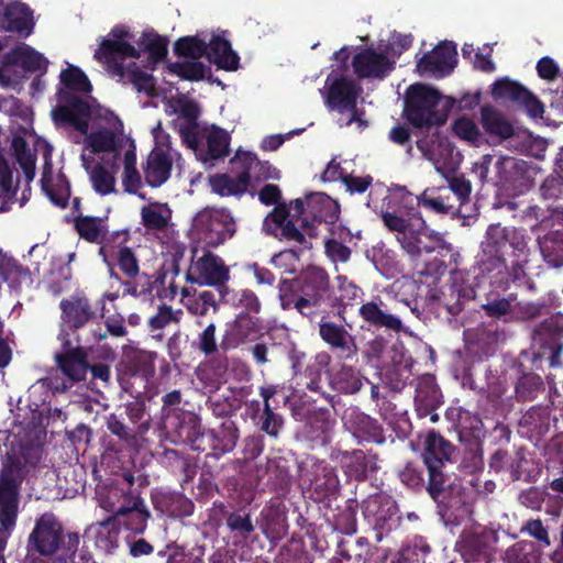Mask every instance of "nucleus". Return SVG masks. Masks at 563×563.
Here are the masks:
<instances>
[{
    "label": "nucleus",
    "instance_id": "c756f323",
    "mask_svg": "<svg viewBox=\"0 0 563 563\" xmlns=\"http://www.w3.org/2000/svg\"><path fill=\"white\" fill-rule=\"evenodd\" d=\"M156 352L130 347L124 350L119 362L120 372L130 377H141L148 380L155 375Z\"/></svg>",
    "mask_w": 563,
    "mask_h": 563
},
{
    "label": "nucleus",
    "instance_id": "a19ab883",
    "mask_svg": "<svg viewBox=\"0 0 563 563\" xmlns=\"http://www.w3.org/2000/svg\"><path fill=\"white\" fill-rule=\"evenodd\" d=\"M176 111L185 120L179 125V135L181 141L186 145H196L198 131L201 129L198 125V118L200 115V109L194 100H180Z\"/></svg>",
    "mask_w": 563,
    "mask_h": 563
},
{
    "label": "nucleus",
    "instance_id": "e2e57ef3",
    "mask_svg": "<svg viewBox=\"0 0 563 563\" xmlns=\"http://www.w3.org/2000/svg\"><path fill=\"white\" fill-rule=\"evenodd\" d=\"M418 150L422 153L423 157L432 162L435 169L443 173V167L440 164V152L452 151L449 142L441 140L439 133H434L431 136H426L417 140L416 142Z\"/></svg>",
    "mask_w": 563,
    "mask_h": 563
},
{
    "label": "nucleus",
    "instance_id": "37998d69",
    "mask_svg": "<svg viewBox=\"0 0 563 563\" xmlns=\"http://www.w3.org/2000/svg\"><path fill=\"white\" fill-rule=\"evenodd\" d=\"M431 547L421 536H415L406 540L401 547L393 553L388 563H424Z\"/></svg>",
    "mask_w": 563,
    "mask_h": 563
},
{
    "label": "nucleus",
    "instance_id": "cd10ccee",
    "mask_svg": "<svg viewBox=\"0 0 563 563\" xmlns=\"http://www.w3.org/2000/svg\"><path fill=\"white\" fill-rule=\"evenodd\" d=\"M395 62L384 53L372 47L362 48L353 56L352 67L358 78H385L393 69Z\"/></svg>",
    "mask_w": 563,
    "mask_h": 563
},
{
    "label": "nucleus",
    "instance_id": "aec40b11",
    "mask_svg": "<svg viewBox=\"0 0 563 563\" xmlns=\"http://www.w3.org/2000/svg\"><path fill=\"white\" fill-rule=\"evenodd\" d=\"M492 95L496 99L509 100L523 107L532 119H542L544 104L523 85L509 78H501L494 82Z\"/></svg>",
    "mask_w": 563,
    "mask_h": 563
},
{
    "label": "nucleus",
    "instance_id": "f704fd0d",
    "mask_svg": "<svg viewBox=\"0 0 563 563\" xmlns=\"http://www.w3.org/2000/svg\"><path fill=\"white\" fill-rule=\"evenodd\" d=\"M254 314L244 311L236 314L232 330L225 331L221 339L220 349L223 353L236 347L242 341L260 330V319Z\"/></svg>",
    "mask_w": 563,
    "mask_h": 563
},
{
    "label": "nucleus",
    "instance_id": "79ce46f5",
    "mask_svg": "<svg viewBox=\"0 0 563 563\" xmlns=\"http://www.w3.org/2000/svg\"><path fill=\"white\" fill-rule=\"evenodd\" d=\"M331 420L328 409H319L312 411L305 424L306 438L317 445H327L331 441Z\"/></svg>",
    "mask_w": 563,
    "mask_h": 563
},
{
    "label": "nucleus",
    "instance_id": "39448f33",
    "mask_svg": "<svg viewBox=\"0 0 563 563\" xmlns=\"http://www.w3.org/2000/svg\"><path fill=\"white\" fill-rule=\"evenodd\" d=\"M27 473L26 462L21 455L5 453L0 471V531L10 532L15 527L20 489Z\"/></svg>",
    "mask_w": 563,
    "mask_h": 563
},
{
    "label": "nucleus",
    "instance_id": "de8ad7c7",
    "mask_svg": "<svg viewBox=\"0 0 563 563\" xmlns=\"http://www.w3.org/2000/svg\"><path fill=\"white\" fill-rule=\"evenodd\" d=\"M382 206L401 211L406 216L419 217L416 207L421 206V202L419 196L412 195L405 186L395 185L388 189V194L383 198Z\"/></svg>",
    "mask_w": 563,
    "mask_h": 563
},
{
    "label": "nucleus",
    "instance_id": "a18cd8bd",
    "mask_svg": "<svg viewBox=\"0 0 563 563\" xmlns=\"http://www.w3.org/2000/svg\"><path fill=\"white\" fill-rule=\"evenodd\" d=\"M177 433V435L186 442L190 443L197 440L205 431H201V419L194 411L184 410L178 411L172 422L165 424Z\"/></svg>",
    "mask_w": 563,
    "mask_h": 563
},
{
    "label": "nucleus",
    "instance_id": "6e6552de",
    "mask_svg": "<svg viewBox=\"0 0 563 563\" xmlns=\"http://www.w3.org/2000/svg\"><path fill=\"white\" fill-rule=\"evenodd\" d=\"M532 344L537 349L533 363L548 356L550 367H561L563 352V314L554 313L537 324L532 331Z\"/></svg>",
    "mask_w": 563,
    "mask_h": 563
},
{
    "label": "nucleus",
    "instance_id": "c9c22d12",
    "mask_svg": "<svg viewBox=\"0 0 563 563\" xmlns=\"http://www.w3.org/2000/svg\"><path fill=\"white\" fill-rule=\"evenodd\" d=\"M206 58L219 69L234 71L240 66V56L233 51L229 40L221 35H212L207 43Z\"/></svg>",
    "mask_w": 563,
    "mask_h": 563
},
{
    "label": "nucleus",
    "instance_id": "b1692460",
    "mask_svg": "<svg viewBox=\"0 0 563 563\" xmlns=\"http://www.w3.org/2000/svg\"><path fill=\"white\" fill-rule=\"evenodd\" d=\"M380 218L384 225L391 232H396V239L401 245L402 250L409 249L411 252L416 250L415 244L410 241L419 228L423 227V219L421 216L412 217L406 216L401 211L393 210L388 207H380Z\"/></svg>",
    "mask_w": 563,
    "mask_h": 563
},
{
    "label": "nucleus",
    "instance_id": "423d86ee",
    "mask_svg": "<svg viewBox=\"0 0 563 563\" xmlns=\"http://www.w3.org/2000/svg\"><path fill=\"white\" fill-rule=\"evenodd\" d=\"M131 234L128 229L111 232L110 239L99 247L98 254L109 269L111 278L120 280L114 271L118 267L125 280H136L141 275L140 261L135 251L129 246Z\"/></svg>",
    "mask_w": 563,
    "mask_h": 563
},
{
    "label": "nucleus",
    "instance_id": "a878e982",
    "mask_svg": "<svg viewBox=\"0 0 563 563\" xmlns=\"http://www.w3.org/2000/svg\"><path fill=\"white\" fill-rule=\"evenodd\" d=\"M319 322V335L321 340L330 347L338 352L343 360L352 358L357 353L355 339L344 325L333 321L325 320V313H322Z\"/></svg>",
    "mask_w": 563,
    "mask_h": 563
},
{
    "label": "nucleus",
    "instance_id": "2f4dec72",
    "mask_svg": "<svg viewBox=\"0 0 563 563\" xmlns=\"http://www.w3.org/2000/svg\"><path fill=\"white\" fill-rule=\"evenodd\" d=\"M90 115V104L86 100L74 95L65 97V104L58 106L53 111L55 121L68 123L80 132H85L88 129V119Z\"/></svg>",
    "mask_w": 563,
    "mask_h": 563
},
{
    "label": "nucleus",
    "instance_id": "393cba45",
    "mask_svg": "<svg viewBox=\"0 0 563 563\" xmlns=\"http://www.w3.org/2000/svg\"><path fill=\"white\" fill-rule=\"evenodd\" d=\"M358 316L366 324L376 329H386L396 333L404 330L400 317L393 312L380 296H374L371 300L363 302L358 308Z\"/></svg>",
    "mask_w": 563,
    "mask_h": 563
},
{
    "label": "nucleus",
    "instance_id": "58836bf2",
    "mask_svg": "<svg viewBox=\"0 0 563 563\" xmlns=\"http://www.w3.org/2000/svg\"><path fill=\"white\" fill-rule=\"evenodd\" d=\"M410 241L415 244L416 250L411 252L409 249H405L404 251L411 257H419L422 252L432 253L438 252L439 254L442 251H451V244H449L443 235L438 232H428L426 221L423 220V227L419 228L417 233L410 236Z\"/></svg>",
    "mask_w": 563,
    "mask_h": 563
},
{
    "label": "nucleus",
    "instance_id": "e433bc0d",
    "mask_svg": "<svg viewBox=\"0 0 563 563\" xmlns=\"http://www.w3.org/2000/svg\"><path fill=\"white\" fill-rule=\"evenodd\" d=\"M74 228L82 240L100 246L107 243L111 234L103 218L82 216L81 213L75 217Z\"/></svg>",
    "mask_w": 563,
    "mask_h": 563
},
{
    "label": "nucleus",
    "instance_id": "bf43d9fd",
    "mask_svg": "<svg viewBox=\"0 0 563 563\" xmlns=\"http://www.w3.org/2000/svg\"><path fill=\"white\" fill-rule=\"evenodd\" d=\"M335 552L351 563H366L371 543L365 537H358L354 542L342 539L336 543Z\"/></svg>",
    "mask_w": 563,
    "mask_h": 563
},
{
    "label": "nucleus",
    "instance_id": "3c124183",
    "mask_svg": "<svg viewBox=\"0 0 563 563\" xmlns=\"http://www.w3.org/2000/svg\"><path fill=\"white\" fill-rule=\"evenodd\" d=\"M107 428L128 446H134L137 444L139 439L147 432L148 424L141 423L139 427H133L131 423L125 424L123 418L117 413H111L107 419Z\"/></svg>",
    "mask_w": 563,
    "mask_h": 563
},
{
    "label": "nucleus",
    "instance_id": "69168bd1",
    "mask_svg": "<svg viewBox=\"0 0 563 563\" xmlns=\"http://www.w3.org/2000/svg\"><path fill=\"white\" fill-rule=\"evenodd\" d=\"M120 526L112 515L98 523L96 531V545L104 552H112L119 547Z\"/></svg>",
    "mask_w": 563,
    "mask_h": 563
},
{
    "label": "nucleus",
    "instance_id": "20e7f679",
    "mask_svg": "<svg viewBox=\"0 0 563 563\" xmlns=\"http://www.w3.org/2000/svg\"><path fill=\"white\" fill-rule=\"evenodd\" d=\"M453 106L452 98H445L428 85L416 84L407 90L404 114L412 126L430 129L444 124Z\"/></svg>",
    "mask_w": 563,
    "mask_h": 563
},
{
    "label": "nucleus",
    "instance_id": "412c9836",
    "mask_svg": "<svg viewBox=\"0 0 563 563\" xmlns=\"http://www.w3.org/2000/svg\"><path fill=\"white\" fill-rule=\"evenodd\" d=\"M57 368L70 383L86 379L89 369L88 354L82 346H71L68 334L63 335L60 352L54 355Z\"/></svg>",
    "mask_w": 563,
    "mask_h": 563
},
{
    "label": "nucleus",
    "instance_id": "774afa93",
    "mask_svg": "<svg viewBox=\"0 0 563 563\" xmlns=\"http://www.w3.org/2000/svg\"><path fill=\"white\" fill-rule=\"evenodd\" d=\"M112 172L108 170L102 164H96L91 168L89 178L97 194L107 196L115 191L114 173L118 168L112 167Z\"/></svg>",
    "mask_w": 563,
    "mask_h": 563
},
{
    "label": "nucleus",
    "instance_id": "052dcab7",
    "mask_svg": "<svg viewBox=\"0 0 563 563\" xmlns=\"http://www.w3.org/2000/svg\"><path fill=\"white\" fill-rule=\"evenodd\" d=\"M73 278V269L69 263L57 262L49 271L46 288L54 297L60 296L70 289V280Z\"/></svg>",
    "mask_w": 563,
    "mask_h": 563
},
{
    "label": "nucleus",
    "instance_id": "8fccbe9b",
    "mask_svg": "<svg viewBox=\"0 0 563 563\" xmlns=\"http://www.w3.org/2000/svg\"><path fill=\"white\" fill-rule=\"evenodd\" d=\"M240 162L245 170H249V175L252 177L254 172V178L257 180L275 179L280 178V172L274 167L269 162H262L257 158L254 153L251 152H238L235 157L231 161L232 164Z\"/></svg>",
    "mask_w": 563,
    "mask_h": 563
},
{
    "label": "nucleus",
    "instance_id": "a211bd4d",
    "mask_svg": "<svg viewBox=\"0 0 563 563\" xmlns=\"http://www.w3.org/2000/svg\"><path fill=\"white\" fill-rule=\"evenodd\" d=\"M239 439V429L234 421L227 420L217 429L207 430L192 442V450L203 452L210 449L206 457L219 459L233 451Z\"/></svg>",
    "mask_w": 563,
    "mask_h": 563
},
{
    "label": "nucleus",
    "instance_id": "1a4fd4ad",
    "mask_svg": "<svg viewBox=\"0 0 563 563\" xmlns=\"http://www.w3.org/2000/svg\"><path fill=\"white\" fill-rule=\"evenodd\" d=\"M499 533L492 528H474L463 531L456 543L455 550L466 563H490L498 550Z\"/></svg>",
    "mask_w": 563,
    "mask_h": 563
},
{
    "label": "nucleus",
    "instance_id": "6e6d98bb",
    "mask_svg": "<svg viewBox=\"0 0 563 563\" xmlns=\"http://www.w3.org/2000/svg\"><path fill=\"white\" fill-rule=\"evenodd\" d=\"M225 526L235 543L247 541L255 531L251 515L244 509L228 512Z\"/></svg>",
    "mask_w": 563,
    "mask_h": 563
},
{
    "label": "nucleus",
    "instance_id": "ea45409f",
    "mask_svg": "<svg viewBox=\"0 0 563 563\" xmlns=\"http://www.w3.org/2000/svg\"><path fill=\"white\" fill-rule=\"evenodd\" d=\"M212 191L221 197L242 196L249 188L251 176L244 168L236 176L217 174L210 177Z\"/></svg>",
    "mask_w": 563,
    "mask_h": 563
},
{
    "label": "nucleus",
    "instance_id": "49530a36",
    "mask_svg": "<svg viewBox=\"0 0 563 563\" xmlns=\"http://www.w3.org/2000/svg\"><path fill=\"white\" fill-rule=\"evenodd\" d=\"M87 141L92 153H111L113 158L111 167L118 168V161L121 156L123 139L117 137L111 130L103 129L92 132L87 137Z\"/></svg>",
    "mask_w": 563,
    "mask_h": 563
},
{
    "label": "nucleus",
    "instance_id": "338daca9",
    "mask_svg": "<svg viewBox=\"0 0 563 563\" xmlns=\"http://www.w3.org/2000/svg\"><path fill=\"white\" fill-rule=\"evenodd\" d=\"M207 42L198 35L179 37L174 44V52L178 57L198 60L206 57Z\"/></svg>",
    "mask_w": 563,
    "mask_h": 563
},
{
    "label": "nucleus",
    "instance_id": "9d476101",
    "mask_svg": "<svg viewBox=\"0 0 563 563\" xmlns=\"http://www.w3.org/2000/svg\"><path fill=\"white\" fill-rule=\"evenodd\" d=\"M363 516L375 531V540L380 542L385 536L399 525V508L396 500L385 494L369 495L362 505Z\"/></svg>",
    "mask_w": 563,
    "mask_h": 563
},
{
    "label": "nucleus",
    "instance_id": "72a5a7b5",
    "mask_svg": "<svg viewBox=\"0 0 563 563\" xmlns=\"http://www.w3.org/2000/svg\"><path fill=\"white\" fill-rule=\"evenodd\" d=\"M154 508L172 518H186L194 514L195 504L181 493L157 492L152 495Z\"/></svg>",
    "mask_w": 563,
    "mask_h": 563
},
{
    "label": "nucleus",
    "instance_id": "864d4df0",
    "mask_svg": "<svg viewBox=\"0 0 563 563\" xmlns=\"http://www.w3.org/2000/svg\"><path fill=\"white\" fill-rule=\"evenodd\" d=\"M543 394L545 384L542 377L532 372H522L515 385L516 399L520 402L533 401Z\"/></svg>",
    "mask_w": 563,
    "mask_h": 563
},
{
    "label": "nucleus",
    "instance_id": "680f3d73",
    "mask_svg": "<svg viewBox=\"0 0 563 563\" xmlns=\"http://www.w3.org/2000/svg\"><path fill=\"white\" fill-rule=\"evenodd\" d=\"M540 550L533 541L520 540L509 547L504 555L506 563H540Z\"/></svg>",
    "mask_w": 563,
    "mask_h": 563
},
{
    "label": "nucleus",
    "instance_id": "dca6fc26",
    "mask_svg": "<svg viewBox=\"0 0 563 563\" xmlns=\"http://www.w3.org/2000/svg\"><path fill=\"white\" fill-rule=\"evenodd\" d=\"M340 489V479L334 466L325 461H317L312 464L308 492L313 501L330 507L331 503L338 498Z\"/></svg>",
    "mask_w": 563,
    "mask_h": 563
},
{
    "label": "nucleus",
    "instance_id": "4c0bfd02",
    "mask_svg": "<svg viewBox=\"0 0 563 563\" xmlns=\"http://www.w3.org/2000/svg\"><path fill=\"white\" fill-rule=\"evenodd\" d=\"M336 289L331 285L330 309L338 310L340 317L345 312L347 306H353L364 295L362 288L345 275L335 277Z\"/></svg>",
    "mask_w": 563,
    "mask_h": 563
},
{
    "label": "nucleus",
    "instance_id": "4468645a",
    "mask_svg": "<svg viewBox=\"0 0 563 563\" xmlns=\"http://www.w3.org/2000/svg\"><path fill=\"white\" fill-rule=\"evenodd\" d=\"M101 506L112 512V517L118 526L134 534H143L147 528V521L151 512L147 509L144 499L140 495H126L119 507L109 505L106 501Z\"/></svg>",
    "mask_w": 563,
    "mask_h": 563
},
{
    "label": "nucleus",
    "instance_id": "13d9d810",
    "mask_svg": "<svg viewBox=\"0 0 563 563\" xmlns=\"http://www.w3.org/2000/svg\"><path fill=\"white\" fill-rule=\"evenodd\" d=\"M358 503L356 498H349L343 506L336 508L338 512L333 516L334 529L342 534L353 536L357 531Z\"/></svg>",
    "mask_w": 563,
    "mask_h": 563
},
{
    "label": "nucleus",
    "instance_id": "f8f14e48",
    "mask_svg": "<svg viewBox=\"0 0 563 563\" xmlns=\"http://www.w3.org/2000/svg\"><path fill=\"white\" fill-rule=\"evenodd\" d=\"M330 459L339 464L347 481L365 482L371 474L376 473L379 468L378 454L373 450L334 449Z\"/></svg>",
    "mask_w": 563,
    "mask_h": 563
},
{
    "label": "nucleus",
    "instance_id": "2eb2a0df",
    "mask_svg": "<svg viewBox=\"0 0 563 563\" xmlns=\"http://www.w3.org/2000/svg\"><path fill=\"white\" fill-rule=\"evenodd\" d=\"M508 228L490 224L486 231L485 241L482 242V251L485 258L482 260L481 269L492 276L508 272L505 255L507 253Z\"/></svg>",
    "mask_w": 563,
    "mask_h": 563
},
{
    "label": "nucleus",
    "instance_id": "0e129e2a",
    "mask_svg": "<svg viewBox=\"0 0 563 563\" xmlns=\"http://www.w3.org/2000/svg\"><path fill=\"white\" fill-rule=\"evenodd\" d=\"M137 44L141 49L148 53V63L153 66L167 56L168 40L157 33H144Z\"/></svg>",
    "mask_w": 563,
    "mask_h": 563
},
{
    "label": "nucleus",
    "instance_id": "c03bdc74",
    "mask_svg": "<svg viewBox=\"0 0 563 563\" xmlns=\"http://www.w3.org/2000/svg\"><path fill=\"white\" fill-rule=\"evenodd\" d=\"M483 129L492 136L499 140H508L515 135V128L504 113L492 106H485L481 110Z\"/></svg>",
    "mask_w": 563,
    "mask_h": 563
},
{
    "label": "nucleus",
    "instance_id": "603ef678",
    "mask_svg": "<svg viewBox=\"0 0 563 563\" xmlns=\"http://www.w3.org/2000/svg\"><path fill=\"white\" fill-rule=\"evenodd\" d=\"M496 184L501 187L514 186L526 172V162L514 157H499L494 164Z\"/></svg>",
    "mask_w": 563,
    "mask_h": 563
},
{
    "label": "nucleus",
    "instance_id": "7c9ffc66",
    "mask_svg": "<svg viewBox=\"0 0 563 563\" xmlns=\"http://www.w3.org/2000/svg\"><path fill=\"white\" fill-rule=\"evenodd\" d=\"M32 9L20 1L8 3L1 15V29L27 37L34 30Z\"/></svg>",
    "mask_w": 563,
    "mask_h": 563
},
{
    "label": "nucleus",
    "instance_id": "f03ea898",
    "mask_svg": "<svg viewBox=\"0 0 563 563\" xmlns=\"http://www.w3.org/2000/svg\"><path fill=\"white\" fill-rule=\"evenodd\" d=\"M80 537L77 532H64L62 522L52 512L36 519L27 538V551L47 558L45 563H73Z\"/></svg>",
    "mask_w": 563,
    "mask_h": 563
},
{
    "label": "nucleus",
    "instance_id": "9b49d317",
    "mask_svg": "<svg viewBox=\"0 0 563 563\" xmlns=\"http://www.w3.org/2000/svg\"><path fill=\"white\" fill-rule=\"evenodd\" d=\"M196 253L197 250L195 249L194 255H196ZM229 279L230 269L224 261L209 251L197 260L192 256L186 273L187 283L216 287L219 296L220 291L228 287L227 283Z\"/></svg>",
    "mask_w": 563,
    "mask_h": 563
},
{
    "label": "nucleus",
    "instance_id": "c85d7f7f",
    "mask_svg": "<svg viewBox=\"0 0 563 563\" xmlns=\"http://www.w3.org/2000/svg\"><path fill=\"white\" fill-rule=\"evenodd\" d=\"M307 217L302 218V227L309 229L310 221L334 224L340 217V205L324 192H311L306 196Z\"/></svg>",
    "mask_w": 563,
    "mask_h": 563
},
{
    "label": "nucleus",
    "instance_id": "0eeeda50",
    "mask_svg": "<svg viewBox=\"0 0 563 563\" xmlns=\"http://www.w3.org/2000/svg\"><path fill=\"white\" fill-rule=\"evenodd\" d=\"M132 34L128 26L114 25L108 37H102L93 57L106 66V69L112 75L123 77L125 68L123 60L125 58H139L140 52L129 42Z\"/></svg>",
    "mask_w": 563,
    "mask_h": 563
},
{
    "label": "nucleus",
    "instance_id": "473e14b6",
    "mask_svg": "<svg viewBox=\"0 0 563 563\" xmlns=\"http://www.w3.org/2000/svg\"><path fill=\"white\" fill-rule=\"evenodd\" d=\"M173 167L172 156L162 147H154L146 159L143 168L145 183L157 188L164 185L170 177Z\"/></svg>",
    "mask_w": 563,
    "mask_h": 563
},
{
    "label": "nucleus",
    "instance_id": "7ed1b4c3",
    "mask_svg": "<svg viewBox=\"0 0 563 563\" xmlns=\"http://www.w3.org/2000/svg\"><path fill=\"white\" fill-rule=\"evenodd\" d=\"M455 446L439 432L430 431L424 440L422 460L428 472V495L439 508L452 507L453 485L445 472V464L451 462Z\"/></svg>",
    "mask_w": 563,
    "mask_h": 563
},
{
    "label": "nucleus",
    "instance_id": "f257e3e1",
    "mask_svg": "<svg viewBox=\"0 0 563 563\" xmlns=\"http://www.w3.org/2000/svg\"><path fill=\"white\" fill-rule=\"evenodd\" d=\"M277 288L282 309H295L309 321L330 310L331 279L323 267L308 265L294 278H282Z\"/></svg>",
    "mask_w": 563,
    "mask_h": 563
},
{
    "label": "nucleus",
    "instance_id": "bb28decb",
    "mask_svg": "<svg viewBox=\"0 0 563 563\" xmlns=\"http://www.w3.org/2000/svg\"><path fill=\"white\" fill-rule=\"evenodd\" d=\"M456 56V45L453 42L443 41L418 60L417 70L420 74L448 75L455 67Z\"/></svg>",
    "mask_w": 563,
    "mask_h": 563
},
{
    "label": "nucleus",
    "instance_id": "09e8293b",
    "mask_svg": "<svg viewBox=\"0 0 563 563\" xmlns=\"http://www.w3.org/2000/svg\"><path fill=\"white\" fill-rule=\"evenodd\" d=\"M549 405L532 406L520 419V424L538 437H544L555 423Z\"/></svg>",
    "mask_w": 563,
    "mask_h": 563
},
{
    "label": "nucleus",
    "instance_id": "5701e85b",
    "mask_svg": "<svg viewBox=\"0 0 563 563\" xmlns=\"http://www.w3.org/2000/svg\"><path fill=\"white\" fill-rule=\"evenodd\" d=\"M343 424L360 444L366 442L382 445L386 442L383 426L357 408L344 412Z\"/></svg>",
    "mask_w": 563,
    "mask_h": 563
},
{
    "label": "nucleus",
    "instance_id": "4be33fe9",
    "mask_svg": "<svg viewBox=\"0 0 563 563\" xmlns=\"http://www.w3.org/2000/svg\"><path fill=\"white\" fill-rule=\"evenodd\" d=\"M361 91L362 88L354 79L345 76L336 77L328 85L325 104L331 110L351 111L350 122L358 121L356 103Z\"/></svg>",
    "mask_w": 563,
    "mask_h": 563
},
{
    "label": "nucleus",
    "instance_id": "f3484780",
    "mask_svg": "<svg viewBox=\"0 0 563 563\" xmlns=\"http://www.w3.org/2000/svg\"><path fill=\"white\" fill-rule=\"evenodd\" d=\"M62 320L71 330H78L103 317L104 302L100 300L97 305L80 294H75L59 302Z\"/></svg>",
    "mask_w": 563,
    "mask_h": 563
},
{
    "label": "nucleus",
    "instance_id": "4d7b16f0",
    "mask_svg": "<svg viewBox=\"0 0 563 563\" xmlns=\"http://www.w3.org/2000/svg\"><path fill=\"white\" fill-rule=\"evenodd\" d=\"M543 260L552 267L563 266V232L554 231L538 239Z\"/></svg>",
    "mask_w": 563,
    "mask_h": 563
},
{
    "label": "nucleus",
    "instance_id": "6ab92c4d",
    "mask_svg": "<svg viewBox=\"0 0 563 563\" xmlns=\"http://www.w3.org/2000/svg\"><path fill=\"white\" fill-rule=\"evenodd\" d=\"M196 145H187L203 163L225 158L230 153V134L217 126H206L198 131Z\"/></svg>",
    "mask_w": 563,
    "mask_h": 563
},
{
    "label": "nucleus",
    "instance_id": "ddd939ff",
    "mask_svg": "<svg viewBox=\"0 0 563 563\" xmlns=\"http://www.w3.org/2000/svg\"><path fill=\"white\" fill-rule=\"evenodd\" d=\"M196 229L202 233L206 243L217 247L230 240L236 225L231 213L225 209L203 210L195 220Z\"/></svg>",
    "mask_w": 563,
    "mask_h": 563
},
{
    "label": "nucleus",
    "instance_id": "5fc2aeb1",
    "mask_svg": "<svg viewBox=\"0 0 563 563\" xmlns=\"http://www.w3.org/2000/svg\"><path fill=\"white\" fill-rule=\"evenodd\" d=\"M219 299L235 308H242L245 313H260L262 303L252 289L231 290L229 287L220 291Z\"/></svg>",
    "mask_w": 563,
    "mask_h": 563
}]
</instances>
